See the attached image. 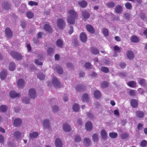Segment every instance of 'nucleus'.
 Returning <instances> with one entry per match:
<instances>
[{"instance_id":"obj_1","label":"nucleus","mask_w":147,"mask_h":147,"mask_svg":"<svg viewBox=\"0 0 147 147\" xmlns=\"http://www.w3.org/2000/svg\"><path fill=\"white\" fill-rule=\"evenodd\" d=\"M69 16L67 18V21L69 24H74L75 22V20L78 18V15L73 9H70L68 11Z\"/></svg>"},{"instance_id":"obj_2","label":"nucleus","mask_w":147,"mask_h":147,"mask_svg":"<svg viewBox=\"0 0 147 147\" xmlns=\"http://www.w3.org/2000/svg\"><path fill=\"white\" fill-rule=\"evenodd\" d=\"M52 78V83L55 87L59 88L63 86V85L60 83L58 80L54 76Z\"/></svg>"},{"instance_id":"obj_3","label":"nucleus","mask_w":147,"mask_h":147,"mask_svg":"<svg viewBox=\"0 0 147 147\" xmlns=\"http://www.w3.org/2000/svg\"><path fill=\"white\" fill-rule=\"evenodd\" d=\"M57 24L59 28L61 29H63L65 25L64 20L61 18H59L57 20Z\"/></svg>"},{"instance_id":"obj_4","label":"nucleus","mask_w":147,"mask_h":147,"mask_svg":"<svg viewBox=\"0 0 147 147\" xmlns=\"http://www.w3.org/2000/svg\"><path fill=\"white\" fill-rule=\"evenodd\" d=\"M11 55L14 58L17 60H20L22 58L21 54L14 51H12L10 53Z\"/></svg>"},{"instance_id":"obj_5","label":"nucleus","mask_w":147,"mask_h":147,"mask_svg":"<svg viewBox=\"0 0 147 147\" xmlns=\"http://www.w3.org/2000/svg\"><path fill=\"white\" fill-rule=\"evenodd\" d=\"M5 31L7 38L9 39L11 38L13 36V33L10 29L9 28H6Z\"/></svg>"},{"instance_id":"obj_6","label":"nucleus","mask_w":147,"mask_h":147,"mask_svg":"<svg viewBox=\"0 0 147 147\" xmlns=\"http://www.w3.org/2000/svg\"><path fill=\"white\" fill-rule=\"evenodd\" d=\"M29 95L31 98H34L36 96V91L34 89H31L29 91Z\"/></svg>"},{"instance_id":"obj_7","label":"nucleus","mask_w":147,"mask_h":147,"mask_svg":"<svg viewBox=\"0 0 147 147\" xmlns=\"http://www.w3.org/2000/svg\"><path fill=\"white\" fill-rule=\"evenodd\" d=\"M63 130L66 132H69L71 130L70 126L69 124L65 123L63 124Z\"/></svg>"},{"instance_id":"obj_8","label":"nucleus","mask_w":147,"mask_h":147,"mask_svg":"<svg viewBox=\"0 0 147 147\" xmlns=\"http://www.w3.org/2000/svg\"><path fill=\"white\" fill-rule=\"evenodd\" d=\"M7 75V71L5 69L2 70L0 73V77L1 80H4Z\"/></svg>"},{"instance_id":"obj_9","label":"nucleus","mask_w":147,"mask_h":147,"mask_svg":"<svg viewBox=\"0 0 147 147\" xmlns=\"http://www.w3.org/2000/svg\"><path fill=\"white\" fill-rule=\"evenodd\" d=\"M126 55L128 58L130 60H132L134 58V53L131 50H129L127 51Z\"/></svg>"},{"instance_id":"obj_10","label":"nucleus","mask_w":147,"mask_h":147,"mask_svg":"<svg viewBox=\"0 0 147 147\" xmlns=\"http://www.w3.org/2000/svg\"><path fill=\"white\" fill-rule=\"evenodd\" d=\"M86 129L87 131H90L92 129V125L90 121L87 122L85 125Z\"/></svg>"},{"instance_id":"obj_11","label":"nucleus","mask_w":147,"mask_h":147,"mask_svg":"<svg viewBox=\"0 0 147 147\" xmlns=\"http://www.w3.org/2000/svg\"><path fill=\"white\" fill-rule=\"evenodd\" d=\"M55 144L56 147H62V144L61 140L59 138H57L55 141Z\"/></svg>"},{"instance_id":"obj_12","label":"nucleus","mask_w":147,"mask_h":147,"mask_svg":"<svg viewBox=\"0 0 147 147\" xmlns=\"http://www.w3.org/2000/svg\"><path fill=\"white\" fill-rule=\"evenodd\" d=\"M80 38L82 42H85L87 39V37L86 34L84 32H82L81 33L80 35Z\"/></svg>"},{"instance_id":"obj_13","label":"nucleus","mask_w":147,"mask_h":147,"mask_svg":"<svg viewBox=\"0 0 147 147\" xmlns=\"http://www.w3.org/2000/svg\"><path fill=\"white\" fill-rule=\"evenodd\" d=\"M136 113V116L140 118H143L144 115V113L143 111H137Z\"/></svg>"},{"instance_id":"obj_14","label":"nucleus","mask_w":147,"mask_h":147,"mask_svg":"<svg viewBox=\"0 0 147 147\" xmlns=\"http://www.w3.org/2000/svg\"><path fill=\"white\" fill-rule=\"evenodd\" d=\"M9 95L11 97L14 98L17 97L19 96L20 94H17L16 92L14 91H11L10 92Z\"/></svg>"},{"instance_id":"obj_15","label":"nucleus","mask_w":147,"mask_h":147,"mask_svg":"<svg viewBox=\"0 0 147 147\" xmlns=\"http://www.w3.org/2000/svg\"><path fill=\"white\" fill-rule=\"evenodd\" d=\"M130 104L131 106L133 108H136L138 106V103L137 100L134 99H133L131 100Z\"/></svg>"},{"instance_id":"obj_16","label":"nucleus","mask_w":147,"mask_h":147,"mask_svg":"<svg viewBox=\"0 0 147 147\" xmlns=\"http://www.w3.org/2000/svg\"><path fill=\"white\" fill-rule=\"evenodd\" d=\"M86 27L87 30L89 32L93 33L94 32V29L91 25L87 24L86 25Z\"/></svg>"},{"instance_id":"obj_17","label":"nucleus","mask_w":147,"mask_h":147,"mask_svg":"<svg viewBox=\"0 0 147 147\" xmlns=\"http://www.w3.org/2000/svg\"><path fill=\"white\" fill-rule=\"evenodd\" d=\"M22 123V120L19 119H16L14 121L13 125L15 126H18L20 125Z\"/></svg>"},{"instance_id":"obj_18","label":"nucleus","mask_w":147,"mask_h":147,"mask_svg":"<svg viewBox=\"0 0 147 147\" xmlns=\"http://www.w3.org/2000/svg\"><path fill=\"white\" fill-rule=\"evenodd\" d=\"M24 82V80L22 79H19L17 82V85L19 88H22L23 87Z\"/></svg>"},{"instance_id":"obj_19","label":"nucleus","mask_w":147,"mask_h":147,"mask_svg":"<svg viewBox=\"0 0 147 147\" xmlns=\"http://www.w3.org/2000/svg\"><path fill=\"white\" fill-rule=\"evenodd\" d=\"M81 13L83 17L85 19L88 18L90 16L89 13L87 11L85 10L82 11Z\"/></svg>"},{"instance_id":"obj_20","label":"nucleus","mask_w":147,"mask_h":147,"mask_svg":"<svg viewBox=\"0 0 147 147\" xmlns=\"http://www.w3.org/2000/svg\"><path fill=\"white\" fill-rule=\"evenodd\" d=\"M90 52L92 53L95 55L98 54L99 52V50L96 48L93 47L90 48Z\"/></svg>"},{"instance_id":"obj_21","label":"nucleus","mask_w":147,"mask_h":147,"mask_svg":"<svg viewBox=\"0 0 147 147\" xmlns=\"http://www.w3.org/2000/svg\"><path fill=\"white\" fill-rule=\"evenodd\" d=\"M138 83L142 86H145L146 83L145 80L142 78H139L138 79Z\"/></svg>"},{"instance_id":"obj_22","label":"nucleus","mask_w":147,"mask_h":147,"mask_svg":"<svg viewBox=\"0 0 147 147\" xmlns=\"http://www.w3.org/2000/svg\"><path fill=\"white\" fill-rule=\"evenodd\" d=\"M80 6L82 7H85L87 5V2L84 0H82L78 2Z\"/></svg>"},{"instance_id":"obj_23","label":"nucleus","mask_w":147,"mask_h":147,"mask_svg":"<svg viewBox=\"0 0 147 147\" xmlns=\"http://www.w3.org/2000/svg\"><path fill=\"white\" fill-rule=\"evenodd\" d=\"M44 28L45 31L49 32H52V29L50 26L48 24H46L44 26Z\"/></svg>"},{"instance_id":"obj_24","label":"nucleus","mask_w":147,"mask_h":147,"mask_svg":"<svg viewBox=\"0 0 147 147\" xmlns=\"http://www.w3.org/2000/svg\"><path fill=\"white\" fill-rule=\"evenodd\" d=\"M101 135L102 138L104 139H106L107 137V133L105 130L103 129L101 131Z\"/></svg>"},{"instance_id":"obj_25","label":"nucleus","mask_w":147,"mask_h":147,"mask_svg":"<svg viewBox=\"0 0 147 147\" xmlns=\"http://www.w3.org/2000/svg\"><path fill=\"white\" fill-rule=\"evenodd\" d=\"M16 67L15 64L14 62H11L9 65V69L11 71L14 70Z\"/></svg>"},{"instance_id":"obj_26","label":"nucleus","mask_w":147,"mask_h":147,"mask_svg":"<svg viewBox=\"0 0 147 147\" xmlns=\"http://www.w3.org/2000/svg\"><path fill=\"white\" fill-rule=\"evenodd\" d=\"M94 96L96 98L98 99L101 96V94L99 91L96 90L94 92Z\"/></svg>"},{"instance_id":"obj_27","label":"nucleus","mask_w":147,"mask_h":147,"mask_svg":"<svg viewBox=\"0 0 147 147\" xmlns=\"http://www.w3.org/2000/svg\"><path fill=\"white\" fill-rule=\"evenodd\" d=\"M43 126L44 128H48L49 127V121L48 120H45L43 122Z\"/></svg>"},{"instance_id":"obj_28","label":"nucleus","mask_w":147,"mask_h":147,"mask_svg":"<svg viewBox=\"0 0 147 147\" xmlns=\"http://www.w3.org/2000/svg\"><path fill=\"white\" fill-rule=\"evenodd\" d=\"M56 45L58 47L62 48L63 46V41L61 39H58L56 42Z\"/></svg>"},{"instance_id":"obj_29","label":"nucleus","mask_w":147,"mask_h":147,"mask_svg":"<svg viewBox=\"0 0 147 147\" xmlns=\"http://www.w3.org/2000/svg\"><path fill=\"white\" fill-rule=\"evenodd\" d=\"M38 135V132H34L30 134V138H36Z\"/></svg>"},{"instance_id":"obj_30","label":"nucleus","mask_w":147,"mask_h":147,"mask_svg":"<svg viewBox=\"0 0 147 147\" xmlns=\"http://www.w3.org/2000/svg\"><path fill=\"white\" fill-rule=\"evenodd\" d=\"M127 84L128 86L132 88L135 87L136 85V82L133 81H130L128 82Z\"/></svg>"},{"instance_id":"obj_31","label":"nucleus","mask_w":147,"mask_h":147,"mask_svg":"<svg viewBox=\"0 0 147 147\" xmlns=\"http://www.w3.org/2000/svg\"><path fill=\"white\" fill-rule=\"evenodd\" d=\"M122 7L120 5L116 6L115 8V11L118 13H121L122 12Z\"/></svg>"},{"instance_id":"obj_32","label":"nucleus","mask_w":147,"mask_h":147,"mask_svg":"<svg viewBox=\"0 0 147 147\" xmlns=\"http://www.w3.org/2000/svg\"><path fill=\"white\" fill-rule=\"evenodd\" d=\"M131 42H138L139 41L138 37L135 36H133L131 38Z\"/></svg>"},{"instance_id":"obj_33","label":"nucleus","mask_w":147,"mask_h":147,"mask_svg":"<svg viewBox=\"0 0 147 147\" xmlns=\"http://www.w3.org/2000/svg\"><path fill=\"white\" fill-rule=\"evenodd\" d=\"M56 70L57 73L60 74H63V69L60 66L57 65L56 67Z\"/></svg>"},{"instance_id":"obj_34","label":"nucleus","mask_w":147,"mask_h":147,"mask_svg":"<svg viewBox=\"0 0 147 147\" xmlns=\"http://www.w3.org/2000/svg\"><path fill=\"white\" fill-rule=\"evenodd\" d=\"M27 16L29 18H32L34 16V13L31 11H27L26 13Z\"/></svg>"},{"instance_id":"obj_35","label":"nucleus","mask_w":147,"mask_h":147,"mask_svg":"<svg viewBox=\"0 0 147 147\" xmlns=\"http://www.w3.org/2000/svg\"><path fill=\"white\" fill-rule=\"evenodd\" d=\"M7 110V107L5 105H2L0 107V111L2 112H5Z\"/></svg>"},{"instance_id":"obj_36","label":"nucleus","mask_w":147,"mask_h":147,"mask_svg":"<svg viewBox=\"0 0 147 147\" xmlns=\"http://www.w3.org/2000/svg\"><path fill=\"white\" fill-rule=\"evenodd\" d=\"M115 4L114 2L111 1L107 3L106 4V5L108 8H113L115 6Z\"/></svg>"},{"instance_id":"obj_37","label":"nucleus","mask_w":147,"mask_h":147,"mask_svg":"<svg viewBox=\"0 0 147 147\" xmlns=\"http://www.w3.org/2000/svg\"><path fill=\"white\" fill-rule=\"evenodd\" d=\"M120 137L122 139H125L129 137V135L127 133H123L121 134Z\"/></svg>"},{"instance_id":"obj_38","label":"nucleus","mask_w":147,"mask_h":147,"mask_svg":"<svg viewBox=\"0 0 147 147\" xmlns=\"http://www.w3.org/2000/svg\"><path fill=\"white\" fill-rule=\"evenodd\" d=\"M3 6L5 9H7L11 7V5L9 4V3L8 2H7L5 3H3Z\"/></svg>"},{"instance_id":"obj_39","label":"nucleus","mask_w":147,"mask_h":147,"mask_svg":"<svg viewBox=\"0 0 147 147\" xmlns=\"http://www.w3.org/2000/svg\"><path fill=\"white\" fill-rule=\"evenodd\" d=\"M73 110L76 112H78L80 108L78 104H75L73 107Z\"/></svg>"},{"instance_id":"obj_40","label":"nucleus","mask_w":147,"mask_h":147,"mask_svg":"<svg viewBox=\"0 0 147 147\" xmlns=\"http://www.w3.org/2000/svg\"><path fill=\"white\" fill-rule=\"evenodd\" d=\"M37 78L40 80H43L45 78V76L42 73H39L38 74Z\"/></svg>"},{"instance_id":"obj_41","label":"nucleus","mask_w":147,"mask_h":147,"mask_svg":"<svg viewBox=\"0 0 147 147\" xmlns=\"http://www.w3.org/2000/svg\"><path fill=\"white\" fill-rule=\"evenodd\" d=\"M101 70L105 73H107L109 71V68L104 66H102L101 67Z\"/></svg>"},{"instance_id":"obj_42","label":"nucleus","mask_w":147,"mask_h":147,"mask_svg":"<svg viewBox=\"0 0 147 147\" xmlns=\"http://www.w3.org/2000/svg\"><path fill=\"white\" fill-rule=\"evenodd\" d=\"M82 100L83 102L86 101L87 102L88 100V95L86 94H84L83 96Z\"/></svg>"},{"instance_id":"obj_43","label":"nucleus","mask_w":147,"mask_h":147,"mask_svg":"<svg viewBox=\"0 0 147 147\" xmlns=\"http://www.w3.org/2000/svg\"><path fill=\"white\" fill-rule=\"evenodd\" d=\"M102 32L105 36H108L109 35V32L107 29L104 28L102 29Z\"/></svg>"},{"instance_id":"obj_44","label":"nucleus","mask_w":147,"mask_h":147,"mask_svg":"<svg viewBox=\"0 0 147 147\" xmlns=\"http://www.w3.org/2000/svg\"><path fill=\"white\" fill-rule=\"evenodd\" d=\"M109 136L112 138H116L117 136V133L111 132L109 134Z\"/></svg>"},{"instance_id":"obj_45","label":"nucleus","mask_w":147,"mask_h":147,"mask_svg":"<svg viewBox=\"0 0 147 147\" xmlns=\"http://www.w3.org/2000/svg\"><path fill=\"white\" fill-rule=\"evenodd\" d=\"M114 50L115 52L119 53L120 52L121 49V48L120 47H118L116 45L113 47Z\"/></svg>"},{"instance_id":"obj_46","label":"nucleus","mask_w":147,"mask_h":147,"mask_svg":"<svg viewBox=\"0 0 147 147\" xmlns=\"http://www.w3.org/2000/svg\"><path fill=\"white\" fill-rule=\"evenodd\" d=\"M101 86L102 88H105L108 87V83L107 82L105 81L101 84Z\"/></svg>"},{"instance_id":"obj_47","label":"nucleus","mask_w":147,"mask_h":147,"mask_svg":"<svg viewBox=\"0 0 147 147\" xmlns=\"http://www.w3.org/2000/svg\"><path fill=\"white\" fill-rule=\"evenodd\" d=\"M125 7L128 9H130L132 8V5L129 2H127L125 4Z\"/></svg>"},{"instance_id":"obj_48","label":"nucleus","mask_w":147,"mask_h":147,"mask_svg":"<svg viewBox=\"0 0 147 147\" xmlns=\"http://www.w3.org/2000/svg\"><path fill=\"white\" fill-rule=\"evenodd\" d=\"M90 143V141L88 138H86L84 139V143L85 144L86 146L89 145Z\"/></svg>"},{"instance_id":"obj_49","label":"nucleus","mask_w":147,"mask_h":147,"mask_svg":"<svg viewBox=\"0 0 147 147\" xmlns=\"http://www.w3.org/2000/svg\"><path fill=\"white\" fill-rule=\"evenodd\" d=\"M92 139L94 142H96L98 140V135L96 134H94L92 136Z\"/></svg>"},{"instance_id":"obj_50","label":"nucleus","mask_w":147,"mask_h":147,"mask_svg":"<svg viewBox=\"0 0 147 147\" xmlns=\"http://www.w3.org/2000/svg\"><path fill=\"white\" fill-rule=\"evenodd\" d=\"M147 144V141L145 140L142 141L140 143V146L142 147H145Z\"/></svg>"},{"instance_id":"obj_51","label":"nucleus","mask_w":147,"mask_h":147,"mask_svg":"<svg viewBox=\"0 0 147 147\" xmlns=\"http://www.w3.org/2000/svg\"><path fill=\"white\" fill-rule=\"evenodd\" d=\"M75 141L76 142H78L81 140V138L80 136L77 135L75 137Z\"/></svg>"},{"instance_id":"obj_52","label":"nucleus","mask_w":147,"mask_h":147,"mask_svg":"<svg viewBox=\"0 0 147 147\" xmlns=\"http://www.w3.org/2000/svg\"><path fill=\"white\" fill-rule=\"evenodd\" d=\"M28 4L31 5H38V3L37 2H34L33 1H29L28 2Z\"/></svg>"},{"instance_id":"obj_53","label":"nucleus","mask_w":147,"mask_h":147,"mask_svg":"<svg viewBox=\"0 0 147 147\" xmlns=\"http://www.w3.org/2000/svg\"><path fill=\"white\" fill-rule=\"evenodd\" d=\"M14 135L16 138H20V136L21 133L18 131H16L14 133Z\"/></svg>"},{"instance_id":"obj_54","label":"nucleus","mask_w":147,"mask_h":147,"mask_svg":"<svg viewBox=\"0 0 147 147\" xmlns=\"http://www.w3.org/2000/svg\"><path fill=\"white\" fill-rule=\"evenodd\" d=\"M83 86L81 85H79L76 87V89L78 91H80L83 89Z\"/></svg>"},{"instance_id":"obj_55","label":"nucleus","mask_w":147,"mask_h":147,"mask_svg":"<svg viewBox=\"0 0 147 147\" xmlns=\"http://www.w3.org/2000/svg\"><path fill=\"white\" fill-rule=\"evenodd\" d=\"M54 49H53L51 48H49L47 50V53L49 54H51L53 53Z\"/></svg>"},{"instance_id":"obj_56","label":"nucleus","mask_w":147,"mask_h":147,"mask_svg":"<svg viewBox=\"0 0 147 147\" xmlns=\"http://www.w3.org/2000/svg\"><path fill=\"white\" fill-rule=\"evenodd\" d=\"M85 67L86 69L90 68L91 67V65L90 63L89 62H88L86 63V64L85 65Z\"/></svg>"},{"instance_id":"obj_57","label":"nucleus","mask_w":147,"mask_h":147,"mask_svg":"<svg viewBox=\"0 0 147 147\" xmlns=\"http://www.w3.org/2000/svg\"><path fill=\"white\" fill-rule=\"evenodd\" d=\"M35 64L39 65H42L43 64V63L42 62L39 61L37 59H36L35 60Z\"/></svg>"},{"instance_id":"obj_58","label":"nucleus","mask_w":147,"mask_h":147,"mask_svg":"<svg viewBox=\"0 0 147 147\" xmlns=\"http://www.w3.org/2000/svg\"><path fill=\"white\" fill-rule=\"evenodd\" d=\"M135 94V90H131L129 92V95L131 96H134Z\"/></svg>"},{"instance_id":"obj_59","label":"nucleus","mask_w":147,"mask_h":147,"mask_svg":"<svg viewBox=\"0 0 147 147\" xmlns=\"http://www.w3.org/2000/svg\"><path fill=\"white\" fill-rule=\"evenodd\" d=\"M140 16L141 19L142 20L146 18L145 15L142 13H140Z\"/></svg>"},{"instance_id":"obj_60","label":"nucleus","mask_w":147,"mask_h":147,"mask_svg":"<svg viewBox=\"0 0 147 147\" xmlns=\"http://www.w3.org/2000/svg\"><path fill=\"white\" fill-rule=\"evenodd\" d=\"M21 26H22L23 28H25L26 26V22L24 21H22L21 23Z\"/></svg>"},{"instance_id":"obj_61","label":"nucleus","mask_w":147,"mask_h":147,"mask_svg":"<svg viewBox=\"0 0 147 147\" xmlns=\"http://www.w3.org/2000/svg\"><path fill=\"white\" fill-rule=\"evenodd\" d=\"M26 100L25 98L23 99V102L25 104H28L29 103L30 101V100L28 98H26Z\"/></svg>"},{"instance_id":"obj_62","label":"nucleus","mask_w":147,"mask_h":147,"mask_svg":"<svg viewBox=\"0 0 147 147\" xmlns=\"http://www.w3.org/2000/svg\"><path fill=\"white\" fill-rule=\"evenodd\" d=\"M88 117L90 118V119H92L93 118L94 116L91 113H87V115Z\"/></svg>"},{"instance_id":"obj_63","label":"nucleus","mask_w":147,"mask_h":147,"mask_svg":"<svg viewBox=\"0 0 147 147\" xmlns=\"http://www.w3.org/2000/svg\"><path fill=\"white\" fill-rule=\"evenodd\" d=\"M119 66L121 68H123L125 67L126 64L124 63L121 62L119 64Z\"/></svg>"},{"instance_id":"obj_64","label":"nucleus","mask_w":147,"mask_h":147,"mask_svg":"<svg viewBox=\"0 0 147 147\" xmlns=\"http://www.w3.org/2000/svg\"><path fill=\"white\" fill-rule=\"evenodd\" d=\"M59 109V108L58 107L55 106H54L53 108V110L54 112H56L58 111Z\"/></svg>"}]
</instances>
